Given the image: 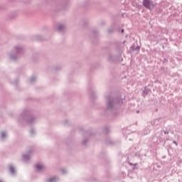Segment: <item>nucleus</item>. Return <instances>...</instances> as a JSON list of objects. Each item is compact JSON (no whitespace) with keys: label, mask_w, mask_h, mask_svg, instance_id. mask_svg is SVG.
I'll return each mask as SVG.
<instances>
[{"label":"nucleus","mask_w":182,"mask_h":182,"mask_svg":"<svg viewBox=\"0 0 182 182\" xmlns=\"http://www.w3.org/2000/svg\"><path fill=\"white\" fill-rule=\"evenodd\" d=\"M142 5L146 9H149L150 11H153L154 9V3L151 0H143Z\"/></svg>","instance_id":"nucleus-1"},{"label":"nucleus","mask_w":182,"mask_h":182,"mask_svg":"<svg viewBox=\"0 0 182 182\" xmlns=\"http://www.w3.org/2000/svg\"><path fill=\"white\" fill-rule=\"evenodd\" d=\"M36 170H38V171H41V170H43L44 166H43V165H42V164H38V165L36 166Z\"/></svg>","instance_id":"nucleus-2"},{"label":"nucleus","mask_w":182,"mask_h":182,"mask_svg":"<svg viewBox=\"0 0 182 182\" xmlns=\"http://www.w3.org/2000/svg\"><path fill=\"white\" fill-rule=\"evenodd\" d=\"M10 171H11V173H14V168L10 167Z\"/></svg>","instance_id":"nucleus-3"},{"label":"nucleus","mask_w":182,"mask_h":182,"mask_svg":"<svg viewBox=\"0 0 182 182\" xmlns=\"http://www.w3.org/2000/svg\"><path fill=\"white\" fill-rule=\"evenodd\" d=\"M55 178H53V179H50V182H53V181H55Z\"/></svg>","instance_id":"nucleus-4"},{"label":"nucleus","mask_w":182,"mask_h":182,"mask_svg":"<svg viewBox=\"0 0 182 182\" xmlns=\"http://www.w3.org/2000/svg\"><path fill=\"white\" fill-rule=\"evenodd\" d=\"M173 143L177 146V142H176V141H173Z\"/></svg>","instance_id":"nucleus-5"},{"label":"nucleus","mask_w":182,"mask_h":182,"mask_svg":"<svg viewBox=\"0 0 182 182\" xmlns=\"http://www.w3.org/2000/svg\"><path fill=\"white\" fill-rule=\"evenodd\" d=\"M2 136L4 137L5 136V134H2Z\"/></svg>","instance_id":"nucleus-6"},{"label":"nucleus","mask_w":182,"mask_h":182,"mask_svg":"<svg viewBox=\"0 0 182 182\" xmlns=\"http://www.w3.org/2000/svg\"><path fill=\"white\" fill-rule=\"evenodd\" d=\"M124 32V29H122V33H123Z\"/></svg>","instance_id":"nucleus-7"},{"label":"nucleus","mask_w":182,"mask_h":182,"mask_svg":"<svg viewBox=\"0 0 182 182\" xmlns=\"http://www.w3.org/2000/svg\"><path fill=\"white\" fill-rule=\"evenodd\" d=\"M59 29H60V30L62 29V26H60V27H59Z\"/></svg>","instance_id":"nucleus-8"},{"label":"nucleus","mask_w":182,"mask_h":182,"mask_svg":"<svg viewBox=\"0 0 182 182\" xmlns=\"http://www.w3.org/2000/svg\"><path fill=\"white\" fill-rule=\"evenodd\" d=\"M108 107H110V104L108 105Z\"/></svg>","instance_id":"nucleus-9"}]
</instances>
